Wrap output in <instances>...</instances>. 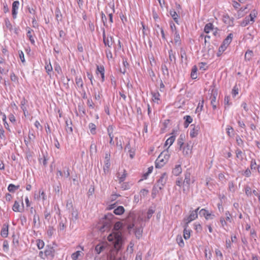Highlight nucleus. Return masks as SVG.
<instances>
[{
    "instance_id": "1",
    "label": "nucleus",
    "mask_w": 260,
    "mask_h": 260,
    "mask_svg": "<svg viewBox=\"0 0 260 260\" xmlns=\"http://www.w3.org/2000/svg\"><path fill=\"white\" fill-rule=\"evenodd\" d=\"M122 228V223L120 221L116 222L113 228V232L107 237V239L111 245H113L114 248L117 251L120 248L122 245V233L119 230Z\"/></svg>"
},
{
    "instance_id": "2",
    "label": "nucleus",
    "mask_w": 260,
    "mask_h": 260,
    "mask_svg": "<svg viewBox=\"0 0 260 260\" xmlns=\"http://www.w3.org/2000/svg\"><path fill=\"white\" fill-rule=\"evenodd\" d=\"M170 157L168 148L163 151L155 160V167L160 169L162 168L168 161Z\"/></svg>"
},
{
    "instance_id": "3",
    "label": "nucleus",
    "mask_w": 260,
    "mask_h": 260,
    "mask_svg": "<svg viewBox=\"0 0 260 260\" xmlns=\"http://www.w3.org/2000/svg\"><path fill=\"white\" fill-rule=\"evenodd\" d=\"M191 182H193V181L191 180L190 173L186 172L184 174V179L183 182V191L184 193H186L189 190Z\"/></svg>"
},
{
    "instance_id": "4",
    "label": "nucleus",
    "mask_w": 260,
    "mask_h": 260,
    "mask_svg": "<svg viewBox=\"0 0 260 260\" xmlns=\"http://www.w3.org/2000/svg\"><path fill=\"white\" fill-rule=\"evenodd\" d=\"M167 179L168 176L167 174L166 173H163L154 185L153 189L157 187H158L159 190L162 189L167 182Z\"/></svg>"
},
{
    "instance_id": "5",
    "label": "nucleus",
    "mask_w": 260,
    "mask_h": 260,
    "mask_svg": "<svg viewBox=\"0 0 260 260\" xmlns=\"http://www.w3.org/2000/svg\"><path fill=\"white\" fill-rule=\"evenodd\" d=\"M45 255L46 256V258H50L52 259L54 256L55 249L53 248V247L51 245H47L45 250Z\"/></svg>"
},
{
    "instance_id": "6",
    "label": "nucleus",
    "mask_w": 260,
    "mask_h": 260,
    "mask_svg": "<svg viewBox=\"0 0 260 260\" xmlns=\"http://www.w3.org/2000/svg\"><path fill=\"white\" fill-rule=\"evenodd\" d=\"M103 42L106 46H108L109 48H111L114 43L113 38L111 36H106L105 31L103 33Z\"/></svg>"
},
{
    "instance_id": "7",
    "label": "nucleus",
    "mask_w": 260,
    "mask_h": 260,
    "mask_svg": "<svg viewBox=\"0 0 260 260\" xmlns=\"http://www.w3.org/2000/svg\"><path fill=\"white\" fill-rule=\"evenodd\" d=\"M255 17V14L251 13L248 16L246 17L243 21L241 22V25L242 26H245L251 22L252 23L254 21V18Z\"/></svg>"
},
{
    "instance_id": "8",
    "label": "nucleus",
    "mask_w": 260,
    "mask_h": 260,
    "mask_svg": "<svg viewBox=\"0 0 260 260\" xmlns=\"http://www.w3.org/2000/svg\"><path fill=\"white\" fill-rule=\"evenodd\" d=\"M199 210V208H198L194 211H192L190 215L186 218H184V220L186 221V223L188 224L192 220L196 219L198 217V212Z\"/></svg>"
},
{
    "instance_id": "9",
    "label": "nucleus",
    "mask_w": 260,
    "mask_h": 260,
    "mask_svg": "<svg viewBox=\"0 0 260 260\" xmlns=\"http://www.w3.org/2000/svg\"><path fill=\"white\" fill-rule=\"evenodd\" d=\"M105 166L104 167V172L106 171L108 172L110 167V154L109 153H106L105 156Z\"/></svg>"
},
{
    "instance_id": "10",
    "label": "nucleus",
    "mask_w": 260,
    "mask_h": 260,
    "mask_svg": "<svg viewBox=\"0 0 260 260\" xmlns=\"http://www.w3.org/2000/svg\"><path fill=\"white\" fill-rule=\"evenodd\" d=\"M190 127H191V129L190 132V136L191 138H194L198 135L200 127L198 125L196 126L194 124L191 125Z\"/></svg>"
},
{
    "instance_id": "11",
    "label": "nucleus",
    "mask_w": 260,
    "mask_h": 260,
    "mask_svg": "<svg viewBox=\"0 0 260 260\" xmlns=\"http://www.w3.org/2000/svg\"><path fill=\"white\" fill-rule=\"evenodd\" d=\"M19 6V2L18 1H14L12 4V13L14 18L16 17L17 14V10Z\"/></svg>"
},
{
    "instance_id": "12",
    "label": "nucleus",
    "mask_w": 260,
    "mask_h": 260,
    "mask_svg": "<svg viewBox=\"0 0 260 260\" xmlns=\"http://www.w3.org/2000/svg\"><path fill=\"white\" fill-rule=\"evenodd\" d=\"M188 224L186 223L184 225L183 237L186 240L188 239L190 237V230L188 229Z\"/></svg>"
},
{
    "instance_id": "13",
    "label": "nucleus",
    "mask_w": 260,
    "mask_h": 260,
    "mask_svg": "<svg viewBox=\"0 0 260 260\" xmlns=\"http://www.w3.org/2000/svg\"><path fill=\"white\" fill-rule=\"evenodd\" d=\"M8 229L9 224L8 223H5L3 225L1 235L3 237L6 238L8 235Z\"/></svg>"
},
{
    "instance_id": "14",
    "label": "nucleus",
    "mask_w": 260,
    "mask_h": 260,
    "mask_svg": "<svg viewBox=\"0 0 260 260\" xmlns=\"http://www.w3.org/2000/svg\"><path fill=\"white\" fill-rule=\"evenodd\" d=\"M217 95V90L213 88L211 91V95L210 96L211 105L215 104Z\"/></svg>"
},
{
    "instance_id": "15",
    "label": "nucleus",
    "mask_w": 260,
    "mask_h": 260,
    "mask_svg": "<svg viewBox=\"0 0 260 260\" xmlns=\"http://www.w3.org/2000/svg\"><path fill=\"white\" fill-rule=\"evenodd\" d=\"M127 176V173L125 170H123L122 174L120 175V173L117 174V177L118 179L119 183H121L123 182Z\"/></svg>"
},
{
    "instance_id": "16",
    "label": "nucleus",
    "mask_w": 260,
    "mask_h": 260,
    "mask_svg": "<svg viewBox=\"0 0 260 260\" xmlns=\"http://www.w3.org/2000/svg\"><path fill=\"white\" fill-rule=\"evenodd\" d=\"M233 18H231L228 15H224L223 16V22L229 25H233Z\"/></svg>"
},
{
    "instance_id": "17",
    "label": "nucleus",
    "mask_w": 260,
    "mask_h": 260,
    "mask_svg": "<svg viewBox=\"0 0 260 260\" xmlns=\"http://www.w3.org/2000/svg\"><path fill=\"white\" fill-rule=\"evenodd\" d=\"M26 29L27 30V37L29 38V40H30V42L32 44H34L35 41L31 34V32L33 31V30L28 27H27Z\"/></svg>"
},
{
    "instance_id": "18",
    "label": "nucleus",
    "mask_w": 260,
    "mask_h": 260,
    "mask_svg": "<svg viewBox=\"0 0 260 260\" xmlns=\"http://www.w3.org/2000/svg\"><path fill=\"white\" fill-rule=\"evenodd\" d=\"M182 172V168L180 165H178L173 169L172 173L175 176H178Z\"/></svg>"
},
{
    "instance_id": "19",
    "label": "nucleus",
    "mask_w": 260,
    "mask_h": 260,
    "mask_svg": "<svg viewBox=\"0 0 260 260\" xmlns=\"http://www.w3.org/2000/svg\"><path fill=\"white\" fill-rule=\"evenodd\" d=\"M233 35L232 34H230L224 40L222 45L225 46V47H228V45L230 44L232 40Z\"/></svg>"
},
{
    "instance_id": "20",
    "label": "nucleus",
    "mask_w": 260,
    "mask_h": 260,
    "mask_svg": "<svg viewBox=\"0 0 260 260\" xmlns=\"http://www.w3.org/2000/svg\"><path fill=\"white\" fill-rule=\"evenodd\" d=\"M66 131L68 133H71L73 132V128L72 127V121L71 120H67L66 121Z\"/></svg>"
},
{
    "instance_id": "21",
    "label": "nucleus",
    "mask_w": 260,
    "mask_h": 260,
    "mask_svg": "<svg viewBox=\"0 0 260 260\" xmlns=\"http://www.w3.org/2000/svg\"><path fill=\"white\" fill-rule=\"evenodd\" d=\"M185 139V135L183 134H181L180 135V137L178 140L177 143L179 146V149L181 150L182 148V146L184 145V140Z\"/></svg>"
},
{
    "instance_id": "22",
    "label": "nucleus",
    "mask_w": 260,
    "mask_h": 260,
    "mask_svg": "<svg viewBox=\"0 0 260 260\" xmlns=\"http://www.w3.org/2000/svg\"><path fill=\"white\" fill-rule=\"evenodd\" d=\"M175 140V136H172L170 138H169L166 141L165 145L166 146L169 145L168 149L170 146H171L174 143Z\"/></svg>"
},
{
    "instance_id": "23",
    "label": "nucleus",
    "mask_w": 260,
    "mask_h": 260,
    "mask_svg": "<svg viewBox=\"0 0 260 260\" xmlns=\"http://www.w3.org/2000/svg\"><path fill=\"white\" fill-rule=\"evenodd\" d=\"M184 119L185 120L184 125L185 127H187L189 124L192 122V118L189 115L185 116L184 117Z\"/></svg>"
},
{
    "instance_id": "24",
    "label": "nucleus",
    "mask_w": 260,
    "mask_h": 260,
    "mask_svg": "<svg viewBox=\"0 0 260 260\" xmlns=\"http://www.w3.org/2000/svg\"><path fill=\"white\" fill-rule=\"evenodd\" d=\"M213 25L211 23H208L206 24L204 27V31L206 34H208L210 31L213 30Z\"/></svg>"
},
{
    "instance_id": "25",
    "label": "nucleus",
    "mask_w": 260,
    "mask_h": 260,
    "mask_svg": "<svg viewBox=\"0 0 260 260\" xmlns=\"http://www.w3.org/2000/svg\"><path fill=\"white\" fill-rule=\"evenodd\" d=\"M183 154L185 156H189L191 154V151L190 148H187L185 146H183L182 149Z\"/></svg>"
},
{
    "instance_id": "26",
    "label": "nucleus",
    "mask_w": 260,
    "mask_h": 260,
    "mask_svg": "<svg viewBox=\"0 0 260 260\" xmlns=\"http://www.w3.org/2000/svg\"><path fill=\"white\" fill-rule=\"evenodd\" d=\"M124 212V208L123 206H118L117 208H116L114 211V213L116 215H121L123 214Z\"/></svg>"
},
{
    "instance_id": "27",
    "label": "nucleus",
    "mask_w": 260,
    "mask_h": 260,
    "mask_svg": "<svg viewBox=\"0 0 260 260\" xmlns=\"http://www.w3.org/2000/svg\"><path fill=\"white\" fill-rule=\"evenodd\" d=\"M170 14L173 18V19L174 20L176 23L178 24V18L179 17L178 15L177 14L175 11L174 10H170Z\"/></svg>"
},
{
    "instance_id": "28",
    "label": "nucleus",
    "mask_w": 260,
    "mask_h": 260,
    "mask_svg": "<svg viewBox=\"0 0 260 260\" xmlns=\"http://www.w3.org/2000/svg\"><path fill=\"white\" fill-rule=\"evenodd\" d=\"M143 230L142 228H138L135 229V234L137 238L140 239L142 236Z\"/></svg>"
},
{
    "instance_id": "29",
    "label": "nucleus",
    "mask_w": 260,
    "mask_h": 260,
    "mask_svg": "<svg viewBox=\"0 0 260 260\" xmlns=\"http://www.w3.org/2000/svg\"><path fill=\"white\" fill-rule=\"evenodd\" d=\"M71 219L73 221H76L78 218V212L77 210L73 209L71 213Z\"/></svg>"
},
{
    "instance_id": "30",
    "label": "nucleus",
    "mask_w": 260,
    "mask_h": 260,
    "mask_svg": "<svg viewBox=\"0 0 260 260\" xmlns=\"http://www.w3.org/2000/svg\"><path fill=\"white\" fill-rule=\"evenodd\" d=\"M169 60L171 62H173L174 63H176V57L175 53L172 50L169 51Z\"/></svg>"
},
{
    "instance_id": "31",
    "label": "nucleus",
    "mask_w": 260,
    "mask_h": 260,
    "mask_svg": "<svg viewBox=\"0 0 260 260\" xmlns=\"http://www.w3.org/2000/svg\"><path fill=\"white\" fill-rule=\"evenodd\" d=\"M12 209L14 212H21L19 203L15 201L13 206Z\"/></svg>"
},
{
    "instance_id": "32",
    "label": "nucleus",
    "mask_w": 260,
    "mask_h": 260,
    "mask_svg": "<svg viewBox=\"0 0 260 260\" xmlns=\"http://www.w3.org/2000/svg\"><path fill=\"white\" fill-rule=\"evenodd\" d=\"M209 211L205 209H201L199 212V214L201 216H204L206 219L208 220L210 217H208V212Z\"/></svg>"
},
{
    "instance_id": "33",
    "label": "nucleus",
    "mask_w": 260,
    "mask_h": 260,
    "mask_svg": "<svg viewBox=\"0 0 260 260\" xmlns=\"http://www.w3.org/2000/svg\"><path fill=\"white\" fill-rule=\"evenodd\" d=\"M75 82H76V84L79 87H80L81 88H83V83L82 79L81 77H77L75 79Z\"/></svg>"
},
{
    "instance_id": "34",
    "label": "nucleus",
    "mask_w": 260,
    "mask_h": 260,
    "mask_svg": "<svg viewBox=\"0 0 260 260\" xmlns=\"http://www.w3.org/2000/svg\"><path fill=\"white\" fill-rule=\"evenodd\" d=\"M134 245H135L134 241L133 240L131 241L129 245H128V246L127 247V249H126L127 251L129 252L130 253H133V251H134L133 248H134Z\"/></svg>"
},
{
    "instance_id": "35",
    "label": "nucleus",
    "mask_w": 260,
    "mask_h": 260,
    "mask_svg": "<svg viewBox=\"0 0 260 260\" xmlns=\"http://www.w3.org/2000/svg\"><path fill=\"white\" fill-rule=\"evenodd\" d=\"M197 70L198 69H197V67L193 66V67L192 69V71H191V75H190L191 78L192 79H196L197 78Z\"/></svg>"
},
{
    "instance_id": "36",
    "label": "nucleus",
    "mask_w": 260,
    "mask_h": 260,
    "mask_svg": "<svg viewBox=\"0 0 260 260\" xmlns=\"http://www.w3.org/2000/svg\"><path fill=\"white\" fill-rule=\"evenodd\" d=\"M174 42H175V44H176V45L180 44L181 40H180V35L177 31H176L175 32Z\"/></svg>"
},
{
    "instance_id": "37",
    "label": "nucleus",
    "mask_w": 260,
    "mask_h": 260,
    "mask_svg": "<svg viewBox=\"0 0 260 260\" xmlns=\"http://www.w3.org/2000/svg\"><path fill=\"white\" fill-rule=\"evenodd\" d=\"M176 241L180 247H182L184 245L183 240L180 235L177 236Z\"/></svg>"
},
{
    "instance_id": "38",
    "label": "nucleus",
    "mask_w": 260,
    "mask_h": 260,
    "mask_svg": "<svg viewBox=\"0 0 260 260\" xmlns=\"http://www.w3.org/2000/svg\"><path fill=\"white\" fill-rule=\"evenodd\" d=\"M161 70L164 76H166L167 77L169 76V73L168 69L166 64H163L161 66Z\"/></svg>"
},
{
    "instance_id": "39",
    "label": "nucleus",
    "mask_w": 260,
    "mask_h": 260,
    "mask_svg": "<svg viewBox=\"0 0 260 260\" xmlns=\"http://www.w3.org/2000/svg\"><path fill=\"white\" fill-rule=\"evenodd\" d=\"M26 103L27 101L24 98H23L21 101V108L23 111V113H25L27 111V108L25 106Z\"/></svg>"
},
{
    "instance_id": "40",
    "label": "nucleus",
    "mask_w": 260,
    "mask_h": 260,
    "mask_svg": "<svg viewBox=\"0 0 260 260\" xmlns=\"http://www.w3.org/2000/svg\"><path fill=\"white\" fill-rule=\"evenodd\" d=\"M253 56V52L251 50H247L245 54V58L248 60H250Z\"/></svg>"
},
{
    "instance_id": "41",
    "label": "nucleus",
    "mask_w": 260,
    "mask_h": 260,
    "mask_svg": "<svg viewBox=\"0 0 260 260\" xmlns=\"http://www.w3.org/2000/svg\"><path fill=\"white\" fill-rule=\"evenodd\" d=\"M239 88L237 85H235L232 91V94L233 97H235L239 93Z\"/></svg>"
},
{
    "instance_id": "42",
    "label": "nucleus",
    "mask_w": 260,
    "mask_h": 260,
    "mask_svg": "<svg viewBox=\"0 0 260 260\" xmlns=\"http://www.w3.org/2000/svg\"><path fill=\"white\" fill-rule=\"evenodd\" d=\"M19 186H15L13 184H10L8 187V189L10 192H14L16 189H18Z\"/></svg>"
},
{
    "instance_id": "43",
    "label": "nucleus",
    "mask_w": 260,
    "mask_h": 260,
    "mask_svg": "<svg viewBox=\"0 0 260 260\" xmlns=\"http://www.w3.org/2000/svg\"><path fill=\"white\" fill-rule=\"evenodd\" d=\"M102 73H105L104 67L103 66H97L96 70V74H102Z\"/></svg>"
},
{
    "instance_id": "44",
    "label": "nucleus",
    "mask_w": 260,
    "mask_h": 260,
    "mask_svg": "<svg viewBox=\"0 0 260 260\" xmlns=\"http://www.w3.org/2000/svg\"><path fill=\"white\" fill-rule=\"evenodd\" d=\"M104 248L105 247L103 245L98 244L95 246V250L98 254H100Z\"/></svg>"
},
{
    "instance_id": "45",
    "label": "nucleus",
    "mask_w": 260,
    "mask_h": 260,
    "mask_svg": "<svg viewBox=\"0 0 260 260\" xmlns=\"http://www.w3.org/2000/svg\"><path fill=\"white\" fill-rule=\"evenodd\" d=\"M154 213V210L152 208H150L148 209V211L147 213V219L149 220L152 217V216Z\"/></svg>"
},
{
    "instance_id": "46",
    "label": "nucleus",
    "mask_w": 260,
    "mask_h": 260,
    "mask_svg": "<svg viewBox=\"0 0 260 260\" xmlns=\"http://www.w3.org/2000/svg\"><path fill=\"white\" fill-rule=\"evenodd\" d=\"M106 57L108 59H111L113 58V55L112 52L110 49H107L105 51Z\"/></svg>"
},
{
    "instance_id": "47",
    "label": "nucleus",
    "mask_w": 260,
    "mask_h": 260,
    "mask_svg": "<svg viewBox=\"0 0 260 260\" xmlns=\"http://www.w3.org/2000/svg\"><path fill=\"white\" fill-rule=\"evenodd\" d=\"M33 222L35 225H36L37 223L38 224H40V217L39 215L35 214L34 215Z\"/></svg>"
},
{
    "instance_id": "48",
    "label": "nucleus",
    "mask_w": 260,
    "mask_h": 260,
    "mask_svg": "<svg viewBox=\"0 0 260 260\" xmlns=\"http://www.w3.org/2000/svg\"><path fill=\"white\" fill-rule=\"evenodd\" d=\"M89 128L90 129L91 133L92 134H95V129H96L95 125L94 124L92 123H90L89 124Z\"/></svg>"
},
{
    "instance_id": "49",
    "label": "nucleus",
    "mask_w": 260,
    "mask_h": 260,
    "mask_svg": "<svg viewBox=\"0 0 260 260\" xmlns=\"http://www.w3.org/2000/svg\"><path fill=\"white\" fill-rule=\"evenodd\" d=\"M80 255V251H77L76 252L73 253L71 257L73 260H77Z\"/></svg>"
},
{
    "instance_id": "50",
    "label": "nucleus",
    "mask_w": 260,
    "mask_h": 260,
    "mask_svg": "<svg viewBox=\"0 0 260 260\" xmlns=\"http://www.w3.org/2000/svg\"><path fill=\"white\" fill-rule=\"evenodd\" d=\"M205 255L206 258L208 260L211 259L212 256L210 251H209L208 253V250L207 249H205Z\"/></svg>"
},
{
    "instance_id": "51",
    "label": "nucleus",
    "mask_w": 260,
    "mask_h": 260,
    "mask_svg": "<svg viewBox=\"0 0 260 260\" xmlns=\"http://www.w3.org/2000/svg\"><path fill=\"white\" fill-rule=\"evenodd\" d=\"M96 146L94 143H91L90 146V152L91 154L93 153H96Z\"/></svg>"
},
{
    "instance_id": "52",
    "label": "nucleus",
    "mask_w": 260,
    "mask_h": 260,
    "mask_svg": "<svg viewBox=\"0 0 260 260\" xmlns=\"http://www.w3.org/2000/svg\"><path fill=\"white\" fill-rule=\"evenodd\" d=\"M38 248L39 249H42L44 246V242L43 241L41 240H37V243Z\"/></svg>"
},
{
    "instance_id": "53",
    "label": "nucleus",
    "mask_w": 260,
    "mask_h": 260,
    "mask_svg": "<svg viewBox=\"0 0 260 260\" xmlns=\"http://www.w3.org/2000/svg\"><path fill=\"white\" fill-rule=\"evenodd\" d=\"M10 79L12 81H13L14 82H18V77L15 75V74L14 73H12L10 75Z\"/></svg>"
},
{
    "instance_id": "54",
    "label": "nucleus",
    "mask_w": 260,
    "mask_h": 260,
    "mask_svg": "<svg viewBox=\"0 0 260 260\" xmlns=\"http://www.w3.org/2000/svg\"><path fill=\"white\" fill-rule=\"evenodd\" d=\"M5 25H6V27L10 29V30H11L12 29V25L10 22V21L8 19H6L5 20Z\"/></svg>"
},
{
    "instance_id": "55",
    "label": "nucleus",
    "mask_w": 260,
    "mask_h": 260,
    "mask_svg": "<svg viewBox=\"0 0 260 260\" xmlns=\"http://www.w3.org/2000/svg\"><path fill=\"white\" fill-rule=\"evenodd\" d=\"M204 100H202L201 102H200L198 104V106L197 108L196 111L201 112L203 108Z\"/></svg>"
},
{
    "instance_id": "56",
    "label": "nucleus",
    "mask_w": 260,
    "mask_h": 260,
    "mask_svg": "<svg viewBox=\"0 0 260 260\" xmlns=\"http://www.w3.org/2000/svg\"><path fill=\"white\" fill-rule=\"evenodd\" d=\"M236 140L237 143L239 146H242L243 145V141L239 136L236 137Z\"/></svg>"
},
{
    "instance_id": "57",
    "label": "nucleus",
    "mask_w": 260,
    "mask_h": 260,
    "mask_svg": "<svg viewBox=\"0 0 260 260\" xmlns=\"http://www.w3.org/2000/svg\"><path fill=\"white\" fill-rule=\"evenodd\" d=\"M121 188L123 190L128 189L130 188V185L128 182H124L121 184Z\"/></svg>"
},
{
    "instance_id": "58",
    "label": "nucleus",
    "mask_w": 260,
    "mask_h": 260,
    "mask_svg": "<svg viewBox=\"0 0 260 260\" xmlns=\"http://www.w3.org/2000/svg\"><path fill=\"white\" fill-rule=\"evenodd\" d=\"M236 156L237 158H240V159H243L242 152L241 150L237 149L236 151Z\"/></svg>"
},
{
    "instance_id": "59",
    "label": "nucleus",
    "mask_w": 260,
    "mask_h": 260,
    "mask_svg": "<svg viewBox=\"0 0 260 260\" xmlns=\"http://www.w3.org/2000/svg\"><path fill=\"white\" fill-rule=\"evenodd\" d=\"M215 252L216 255L217 256L219 257L220 259H223V255H222L221 251L220 250H219L218 249H216L215 250Z\"/></svg>"
},
{
    "instance_id": "60",
    "label": "nucleus",
    "mask_w": 260,
    "mask_h": 260,
    "mask_svg": "<svg viewBox=\"0 0 260 260\" xmlns=\"http://www.w3.org/2000/svg\"><path fill=\"white\" fill-rule=\"evenodd\" d=\"M152 170H153V167H149L148 168V171L147 172L144 174V178L145 179H146L147 178V177L150 174L152 173Z\"/></svg>"
},
{
    "instance_id": "61",
    "label": "nucleus",
    "mask_w": 260,
    "mask_h": 260,
    "mask_svg": "<svg viewBox=\"0 0 260 260\" xmlns=\"http://www.w3.org/2000/svg\"><path fill=\"white\" fill-rule=\"evenodd\" d=\"M66 206H67V208L68 209H73V204H72V201L71 200H68L67 202V204H66Z\"/></svg>"
},
{
    "instance_id": "62",
    "label": "nucleus",
    "mask_w": 260,
    "mask_h": 260,
    "mask_svg": "<svg viewBox=\"0 0 260 260\" xmlns=\"http://www.w3.org/2000/svg\"><path fill=\"white\" fill-rule=\"evenodd\" d=\"M245 193L246 194V195L247 196H250L251 195V193H252L251 189V188L248 186H247L245 187Z\"/></svg>"
},
{
    "instance_id": "63",
    "label": "nucleus",
    "mask_w": 260,
    "mask_h": 260,
    "mask_svg": "<svg viewBox=\"0 0 260 260\" xmlns=\"http://www.w3.org/2000/svg\"><path fill=\"white\" fill-rule=\"evenodd\" d=\"M19 55L20 59L22 63L25 62V58H24V55L23 52L22 51H19Z\"/></svg>"
},
{
    "instance_id": "64",
    "label": "nucleus",
    "mask_w": 260,
    "mask_h": 260,
    "mask_svg": "<svg viewBox=\"0 0 260 260\" xmlns=\"http://www.w3.org/2000/svg\"><path fill=\"white\" fill-rule=\"evenodd\" d=\"M250 168L251 170H255L256 168V163L255 160L252 159L251 161Z\"/></svg>"
}]
</instances>
